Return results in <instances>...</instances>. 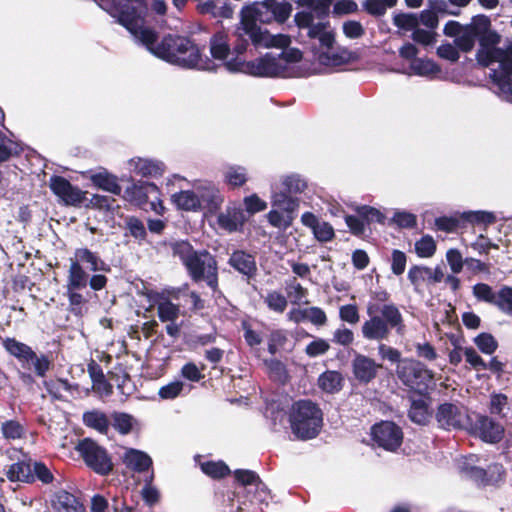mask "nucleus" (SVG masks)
I'll return each mask as SVG.
<instances>
[{"mask_svg":"<svg viewBox=\"0 0 512 512\" xmlns=\"http://www.w3.org/2000/svg\"><path fill=\"white\" fill-rule=\"evenodd\" d=\"M475 429L480 438L488 443L499 442L504 434L503 426L488 416H478Z\"/></svg>","mask_w":512,"mask_h":512,"instance_id":"21","label":"nucleus"},{"mask_svg":"<svg viewBox=\"0 0 512 512\" xmlns=\"http://www.w3.org/2000/svg\"><path fill=\"white\" fill-rule=\"evenodd\" d=\"M236 480L243 486V488H248V492H251L252 488L261 486V480L259 476L251 471V470H236L234 472Z\"/></svg>","mask_w":512,"mask_h":512,"instance_id":"48","label":"nucleus"},{"mask_svg":"<svg viewBox=\"0 0 512 512\" xmlns=\"http://www.w3.org/2000/svg\"><path fill=\"white\" fill-rule=\"evenodd\" d=\"M478 62L490 68L489 77L493 91L502 99L512 103V43L504 48L481 44L477 52Z\"/></svg>","mask_w":512,"mask_h":512,"instance_id":"6","label":"nucleus"},{"mask_svg":"<svg viewBox=\"0 0 512 512\" xmlns=\"http://www.w3.org/2000/svg\"><path fill=\"white\" fill-rule=\"evenodd\" d=\"M49 187L67 205H77L83 200L81 190L61 176L51 177Z\"/></svg>","mask_w":512,"mask_h":512,"instance_id":"16","label":"nucleus"},{"mask_svg":"<svg viewBox=\"0 0 512 512\" xmlns=\"http://www.w3.org/2000/svg\"><path fill=\"white\" fill-rule=\"evenodd\" d=\"M286 292L291 301L295 304H299L307 295V290L296 281L292 279L286 282Z\"/></svg>","mask_w":512,"mask_h":512,"instance_id":"57","label":"nucleus"},{"mask_svg":"<svg viewBox=\"0 0 512 512\" xmlns=\"http://www.w3.org/2000/svg\"><path fill=\"white\" fill-rule=\"evenodd\" d=\"M235 41V37L233 36ZM210 52L214 59L224 61V65L231 60H240L234 50L231 51L230 41L228 35L223 32H218L210 39Z\"/></svg>","mask_w":512,"mask_h":512,"instance_id":"18","label":"nucleus"},{"mask_svg":"<svg viewBox=\"0 0 512 512\" xmlns=\"http://www.w3.org/2000/svg\"><path fill=\"white\" fill-rule=\"evenodd\" d=\"M31 469L34 473L33 476L35 475L44 484H49L54 479L51 470L42 462H34Z\"/></svg>","mask_w":512,"mask_h":512,"instance_id":"63","label":"nucleus"},{"mask_svg":"<svg viewBox=\"0 0 512 512\" xmlns=\"http://www.w3.org/2000/svg\"><path fill=\"white\" fill-rule=\"evenodd\" d=\"M431 268L427 266L414 265L408 271V279L414 286L415 291H419V288L423 284H430Z\"/></svg>","mask_w":512,"mask_h":512,"instance_id":"40","label":"nucleus"},{"mask_svg":"<svg viewBox=\"0 0 512 512\" xmlns=\"http://www.w3.org/2000/svg\"><path fill=\"white\" fill-rule=\"evenodd\" d=\"M201 470L212 478H222L230 473L229 467L224 462H204L201 464Z\"/></svg>","mask_w":512,"mask_h":512,"instance_id":"50","label":"nucleus"},{"mask_svg":"<svg viewBox=\"0 0 512 512\" xmlns=\"http://www.w3.org/2000/svg\"><path fill=\"white\" fill-rule=\"evenodd\" d=\"M352 368L359 382L369 383L376 377L381 365L368 356L357 354L352 361Z\"/></svg>","mask_w":512,"mask_h":512,"instance_id":"19","label":"nucleus"},{"mask_svg":"<svg viewBox=\"0 0 512 512\" xmlns=\"http://www.w3.org/2000/svg\"><path fill=\"white\" fill-rule=\"evenodd\" d=\"M197 198L200 202V210H207L210 213L216 212L224 202V196L220 190L211 182L196 181L194 183Z\"/></svg>","mask_w":512,"mask_h":512,"instance_id":"14","label":"nucleus"},{"mask_svg":"<svg viewBox=\"0 0 512 512\" xmlns=\"http://www.w3.org/2000/svg\"><path fill=\"white\" fill-rule=\"evenodd\" d=\"M128 168L142 177H159L165 171V165L161 161L140 157L130 159Z\"/></svg>","mask_w":512,"mask_h":512,"instance_id":"20","label":"nucleus"},{"mask_svg":"<svg viewBox=\"0 0 512 512\" xmlns=\"http://www.w3.org/2000/svg\"><path fill=\"white\" fill-rule=\"evenodd\" d=\"M446 260L454 274H458L462 271L465 259H463L462 254L458 249H449L446 252Z\"/></svg>","mask_w":512,"mask_h":512,"instance_id":"59","label":"nucleus"},{"mask_svg":"<svg viewBox=\"0 0 512 512\" xmlns=\"http://www.w3.org/2000/svg\"><path fill=\"white\" fill-rule=\"evenodd\" d=\"M366 312L369 318L361 326L362 337L367 341L379 343L377 351L381 359L399 364L403 360L400 351L382 343L389 339L393 330L400 336L405 333L404 317L399 307L394 303L381 306L369 303Z\"/></svg>","mask_w":512,"mask_h":512,"instance_id":"3","label":"nucleus"},{"mask_svg":"<svg viewBox=\"0 0 512 512\" xmlns=\"http://www.w3.org/2000/svg\"><path fill=\"white\" fill-rule=\"evenodd\" d=\"M291 12L292 5L285 0H262L244 6L234 30V51L243 54L251 47L255 50L289 47L290 36L271 34L257 25V22L282 24L290 17Z\"/></svg>","mask_w":512,"mask_h":512,"instance_id":"2","label":"nucleus"},{"mask_svg":"<svg viewBox=\"0 0 512 512\" xmlns=\"http://www.w3.org/2000/svg\"><path fill=\"white\" fill-rule=\"evenodd\" d=\"M466 362L475 370H486L487 363L472 347H466L463 350Z\"/></svg>","mask_w":512,"mask_h":512,"instance_id":"60","label":"nucleus"},{"mask_svg":"<svg viewBox=\"0 0 512 512\" xmlns=\"http://www.w3.org/2000/svg\"><path fill=\"white\" fill-rule=\"evenodd\" d=\"M223 177L226 184L235 188L247 182V172L242 166L230 165L224 168Z\"/></svg>","mask_w":512,"mask_h":512,"instance_id":"37","label":"nucleus"},{"mask_svg":"<svg viewBox=\"0 0 512 512\" xmlns=\"http://www.w3.org/2000/svg\"><path fill=\"white\" fill-rule=\"evenodd\" d=\"M264 302L267 304L269 309L277 313H283L288 304L286 298L277 291H271L267 293L266 297L264 298Z\"/></svg>","mask_w":512,"mask_h":512,"instance_id":"55","label":"nucleus"},{"mask_svg":"<svg viewBox=\"0 0 512 512\" xmlns=\"http://www.w3.org/2000/svg\"><path fill=\"white\" fill-rule=\"evenodd\" d=\"M105 6L108 13L129 31L134 40L156 57L188 69H213L212 62L203 59L198 46L187 37L168 35L157 42L156 33L144 25L143 17L147 10L145 0H127L120 6L109 2Z\"/></svg>","mask_w":512,"mask_h":512,"instance_id":"1","label":"nucleus"},{"mask_svg":"<svg viewBox=\"0 0 512 512\" xmlns=\"http://www.w3.org/2000/svg\"><path fill=\"white\" fill-rule=\"evenodd\" d=\"M1 433L6 440H17L25 435V428L16 420H6L1 424Z\"/></svg>","mask_w":512,"mask_h":512,"instance_id":"45","label":"nucleus"},{"mask_svg":"<svg viewBox=\"0 0 512 512\" xmlns=\"http://www.w3.org/2000/svg\"><path fill=\"white\" fill-rule=\"evenodd\" d=\"M489 26V19L484 16H475L472 19L471 24L466 25L465 30L455 39L457 47L462 51H470L476 41V38L482 30L487 29Z\"/></svg>","mask_w":512,"mask_h":512,"instance_id":"17","label":"nucleus"},{"mask_svg":"<svg viewBox=\"0 0 512 512\" xmlns=\"http://www.w3.org/2000/svg\"><path fill=\"white\" fill-rule=\"evenodd\" d=\"M171 201L179 210L200 211V202L194 187L192 190H182L172 194Z\"/></svg>","mask_w":512,"mask_h":512,"instance_id":"26","label":"nucleus"},{"mask_svg":"<svg viewBox=\"0 0 512 512\" xmlns=\"http://www.w3.org/2000/svg\"><path fill=\"white\" fill-rule=\"evenodd\" d=\"M75 261L80 264H87V268L91 272H110V266L105 263L96 253L87 248H79L75 251Z\"/></svg>","mask_w":512,"mask_h":512,"instance_id":"25","label":"nucleus"},{"mask_svg":"<svg viewBox=\"0 0 512 512\" xmlns=\"http://www.w3.org/2000/svg\"><path fill=\"white\" fill-rule=\"evenodd\" d=\"M318 385L327 393H336L342 388L343 377L337 371L328 370L319 376Z\"/></svg>","mask_w":512,"mask_h":512,"instance_id":"33","label":"nucleus"},{"mask_svg":"<svg viewBox=\"0 0 512 512\" xmlns=\"http://www.w3.org/2000/svg\"><path fill=\"white\" fill-rule=\"evenodd\" d=\"M460 218L469 223L484 225L492 224L495 221L493 213L482 210L463 212Z\"/></svg>","mask_w":512,"mask_h":512,"instance_id":"49","label":"nucleus"},{"mask_svg":"<svg viewBox=\"0 0 512 512\" xmlns=\"http://www.w3.org/2000/svg\"><path fill=\"white\" fill-rule=\"evenodd\" d=\"M3 347L10 355L17 358L22 366L27 362V359L31 357L33 351L30 346L14 338H5L3 340Z\"/></svg>","mask_w":512,"mask_h":512,"instance_id":"32","label":"nucleus"},{"mask_svg":"<svg viewBox=\"0 0 512 512\" xmlns=\"http://www.w3.org/2000/svg\"><path fill=\"white\" fill-rule=\"evenodd\" d=\"M473 296L478 300L491 305L496 302L497 292L486 283H477L472 287Z\"/></svg>","mask_w":512,"mask_h":512,"instance_id":"46","label":"nucleus"},{"mask_svg":"<svg viewBox=\"0 0 512 512\" xmlns=\"http://www.w3.org/2000/svg\"><path fill=\"white\" fill-rule=\"evenodd\" d=\"M393 23L399 29L413 32L419 26V18L417 14L400 13L394 16Z\"/></svg>","mask_w":512,"mask_h":512,"instance_id":"47","label":"nucleus"},{"mask_svg":"<svg viewBox=\"0 0 512 512\" xmlns=\"http://www.w3.org/2000/svg\"><path fill=\"white\" fill-rule=\"evenodd\" d=\"M510 410L509 400L505 394L492 393L489 401V412L492 415H496L500 418L506 417Z\"/></svg>","mask_w":512,"mask_h":512,"instance_id":"41","label":"nucleus"},{"mask_svg":"<svg viewBox=\"0 0 512 512\" xmlns=\"http://www.w3.org/2000/svg\"><path fill=\"white\" fill-rule=\"evenodd\" d=\"M330 344L323 338H314L305 348V353L310 358L322 356L328 352Z\"/></svg>","mask_w":512,"mask_h":512,"instance_id":"56","label":"nucleus"},{"mask_svg":"<svg viewBox=\"0 0 512 512\" xmlns=\"http://www.w3.org/2000/svg\"><path fill=\"white\" fill-rule=\"evenodd\" d=\"M474 343L480 349L481 352L488 355L494 353L498 347L496 339L489 333L479 334L477 337L474 338Z\"/></svg>","mask_w":512,"mask_h":512,"instance_id":"53","label":"nucleus"},{"mask_svg":"<svg viewBox=\"0 0 512 512\" xmlns=\"http://www.w3.org/2000/svg\"><path fill=\"white\" fill-rule=\"evenodd\" d=\"M408 415L414 423L426 424L430 417L426 401L423 398L412 399Z\"/></svg>","mask_w":512,"mask_h":512,"instance_id":"38","label":"nucleus"},{"mask_svg":"<svg viewBox=\"0 0 512 512\" xmlns=\"http://www.w3.org/2000/svg\"><path fill=\"white\" fill-rule=\"evenodd\" d=\"M173 253L179 257L194 282H205L212 290L218 287V265L207 250H195L187 241L173 244Z\"/></svg>","mask_w":512,"mask_h":512,"instance_id":"7","label":"nucleus"},{"mask_svg":"<svg viewBox=\"0 0 512 512\" xmlns=\"http://www.w3.org/2000/svg\"><path fill=\"white\" fill-rule=\"evenodd\" d=\"M279 54L267 53L252 61L231 60L226 63L230 72H241L257 77H297L300 76L296 65L302 59L297 48H282Z\"/></svg>","mask_w":512,"mask_h":512,"instance_id":"4","label":"nucleus"},{"mask_svg":"<svg viewBox=\"0 0 512 512\" xmlns=\"http://www.w3.org/2000/svg\"><path fill=\"white\" fill-rule=\"evenodd\" d=\"M266 217H267L269 224L279 230L288 229L294 221V218L292 216L279 210L278 208H273V207L268 212Z\"/></svg>","mask_w":512,"mask_h":512,"instance_id":"42","label":"nucleus"},{"mask_svg":"<svg viewBox=\"0 0 512 512\" xmlns=\"http://www.w3.org/2000/svg\"><path fill=\"white\" fill-rule=\"evenodd\" d=\"M124 464L136 472H143L152 465L148 454L136 449H128L123 456Z\"/></svg>","mask_w":512,"mask_h":512,"instance_id":"27","label":"nucleus"},{"mask_svg":"<svg viewBox=\"0 0 512 512\" xmlns=\"http://www.w3.org/2000/svg\"><path fill=\"white\" fill-rule=\"evenodd\" d=\"M228 264L247 278H252L257 273L255 257L244 250H235L232 252Z\"/></svg>","mask_w":512,"mask_h":512,"instance_id":"22","label":"nucleus"},{"mask_svg":"<svg viewBox=\"0 0 512 512\" xmlns=\"http://www.w3.org/2000/svg\"><path fill=\"white\" fill-rule=\"evenodd\" d=\"M398 0H364L363 8L373 16H383L387 9L394 7Z\"/></svg>","mask_w":512,"mask_h":512,"instance_id":"44","label":"nucleus"},{"mask_svg":"<svg viewBox=\"0 0 512 512\" xmlns=\"http://www.w3.org/2000/svg\"><path fill=\"white\" fill-rule=\"evenodd\" d=\"M51 362L44 354L38 355L32 351L31 357L23 364V368L34 370L37 376L44 377L50 369Z\"/></svg>","mask_w":512,"mask_h":512,"instance_id":"39","label":"nucleus"},{"mask_svg":"<svg viewBox=\"0 0 512 512\" xmlns=\"http://www.w3.org/2000/svg\"><path fill=\"white\" fill-rule=\"evenodd\" d=\"M308 187V183L301 175L292 173L280 178V187L277 191L286 192L288 195H297L303 193Z\"/></svg>","mask_w":512,"mask_h":512,"instance_id":"28","label":"nucleus"},{"mask_svg":"<svg viewBox=\"0 0 512 512\" xmlns=\"http://www.w3.org/2000/svg\"><path fill=\"white\" fill-rule=\"evenodd\" d=\"M79 290L80 289L66 288L69 305L71 306L73 313L76 315L81 314L82 305L86 302L84 296L78 292Z\"/></svg>","mask_w":512,"mask_h":512,"instance_id":"61","label":"nucleus"},{"mask_svg":"<svg viewBox=\"0 0 512 512\" xmlns=\"http://www.w3.org/2000/svg\"><path fill=\"white\" fill-rule=\"evenodd\" d=\"M53 512H85L84 505L77 497L65 490L58 491L51 500Z\"/></svg>","mask_w":512,"mask_h":512,"instance_id":"24","label":"nucleus"},{"mask_svg":"<svg viewBox=\"0 0 512 512\" xmlns=\"http://www.w3.org/2000/svg\"><path fill=\"white\" fill-rule=\"evenodd\" d=\"M415 250L419 257L430 258L435 254L436 244L434 239L425 235L415 243Z\"/></svg>","mask_w":512,"mask_h":512,"instance_id":"52","label":"nucleus"},{"mask_svg":"<svg viewBox=\"0 0 512 512\" xmlns=\"http://www.w3.org/2000/svg\"><path fill=\"white\" fill-rule=\"evenodd\" d=\"M91 182L98 188L113 195H120L122 188L118 183V178L107 171H100L91 176Z\"/></svg>","mask_w":512,"mask_h":512,"instance_id":"30","label":"nucleus"},{"mask_svg":"<svg viewBox=\"0 0 512 512\" xmlns=\"http://www.w3.org/2000/svg\"><path fill=\"white\" fill-rule=\"evenodd\" d=\"M372 439L379 447L395 451L402 443L403 433L395 423L383 421L372 427Z\"/></svg>","mask_w":512,"mask_h":512,"instance_id":"12","label":"nucleus"},{"mask_svg":"<svg viewBox=\"0 0 512 512\" xmlns=\"http://www.w3.org/2000/svg\"><path fill=\"white\" fill-rule=\"evenodd\" d=\"M339 317L342 321L349 324H356L360 319L358 308L354 304L341 306L339 309Z\"/></svg>","mask_w":512,"mask_h":512,"instance_id":"62","label":"nucleus"},{"mask_svg":"<svg viewBox=\"0 0 512 512\" xmlns=\"http://www.w3.org/2000/svg\"><path fill=\"white\" fill-rule=\"evenodd\" d=\"M289 421L293 434L302 440L315 438L321 431V409L310 400L295 402L290 410Z\"/></svg>","mask_w":512,"mask_h":512,"instance_id":"8","label":"nucleus"},{"mask_svg":"<svg viewBox=\"0 0 512 512\" xmlns=\"http://www.w3.org/2000/svg\"><path fill=\"white\" fill-rule=\"evenodd\" d=\"M410 69L413 74L427 78H433L440 72L439 67L433 61L423 58L412 60Z\"/></svg>","mask_w":512,"mask_h":512,"instance_id":"36","label":"nucleus"},{"mask_svg":"<svg viewBox=\"0 0 512 512\" xmlns=\"http://www.w3.org/2000/svg\"><path fill=\"white\" fill-rule=\"evenodd\" d=\"M7 478L12 482H31L33 481V474L31 465L25 461H18L12 464L7 472Z\"/></svg>","mask_w":512,"mask_h":512,"instance_id":"34","label":"nucleus"},{"mask_svg":"<svg viewBox=\"0 0 512 512\" xmlns=\"http://www.w3.org/2000/svg\"><path fill=\"white\" fill-rule=\"evenodd\" d=\"M357 215L367 223L377 222L383 223L385 220L384 214L371 206L362 205L356 208Z\"/></svg>","mask_w":512,"mask_h":512,"instance_id":"54","label":"nucleus"},{"mask_svg":"<svg viewBox=\"0 0 512 512\" xmlns=\"http://www.w3.org/2000/svg\"><path fill=\"white\" fill-rule=\"evenodd\" d=\"M83 422L87 427L93 428L102 434L107 433L110 424L106 414L98 410L85 412Z\"/></svg>","mask_w":512,"mask_h":512,"instance_id":"35","label":"nucleus"},{"mask_svg":"<svg viewBox=\"0 0 512 512\" xmlns=\"http://www.w3.org/2000/svg\"><path fill=\"white\" fill-rule=\"evenodd\" d=\"M313 234L317 240L327 242L334 237V229L327 222H319L317 226L314 227Z\"/></svg>","mask_w":512,"mask_h":512,"instance_id":"64","label":"nucleus"},{"mask_svg":"<svg viewBox=\"0 0 512 512\" xmlns=\"http://www.w3.org/2000/svg\"><path fill=\"white\" fill-rule=\"evenodd\" d=\"M399 380L415 391H425L433 379V372L420 361L411 358L403 359L396 368Z\"/></svg>","mask_w":512,"mask_h":512,"instance_id":"9","label":"nucleus"},{"mask_svg":"<svg viewBox=\"0 0 512 512\" xmlns=\"http://www.w3.org/2000/svg\"><path fill=\"white\" fill-rule=\"evenodd\" d=\"M158 318L162 322H174L180 315V307L171 302L168 298L159 297L155 302Z\"/></svg>","mask_w":512,"mask_h":512,"instance_id":"31","label":"nucleus"},{"mask_svg":"<svg viewBox=\"0 0 512 512\" xmlns=\"http://www.w3.org/2000/svg\"><path fill=\"white\" fill-rule=\"evenodd\" d=\"M271 205L273 208H278L295 219L300 206V200L295 196L288 195L286 192L277 191V185H272Z\"/></svg>","mask_w":512,"mask_h":512,"instance_id":"23","label":"nucleus"},{"mask_svg":"<svg viewBox=\"0 0 512 512\" xmlns=\"http://www.w3.org/2000/svg\"><path fill=\"white\" fill-rule=\"evenodd\" d=\"M436 420L443 429H461L467 424L468 416L464 409L457 405L444 403L437 409Z\"/></svg>","mask_w":512,"mask_h":512,"instance_id":"13","label":"nucleus"},{"mask_svg":"<svg viewBox=\"0 0 512 512\" xmlns=\"http://www.w3.org/2000/svg\"><path fill=\"white\" fill-rule=\"evenodd\" d=\"M159 194V188L151 182L139 181L127 187L124 191L123 198L141 208L148 205L152 196Z\"/></svg>","mask_w":512,"mask_h":512,"instance_id":"15","label":"nucleus"},{"mask_svg":"<svg viewBox=\"0 0 512 512\" xmlns=\"http://www.w3.org/2000/svg\"><path fill=\"white\" fill-rule=\"evenodd\" d=\"M294 20L300 29L307 30L310 39L318 41V46L314 47V58L320 65L337 67L349 60L347 51H336L335 33L328 21L316 22L314 16L305 11L296 13Z\"/></svg>","mask_w":512,"mask_h":512,"instance_id":"5","label":"nucleus"},{"mask_svg":"<svg viewBox=\"0 0 512 512\" xmlns=\"http://www.w3.org/2000/svg\"><path fill=\"white\" fill-rule=\"evenodd\" d=\"M502 313L512 315V287L504 285L497 291L494 304Z\"/></svg>","mask_w":512,"mask_h":512,"instance_id":"43","label":"nucleus"},{"mask_svg":"<svg viewBox=\"0 0 512 512\" xmlns=\"http://www.w3.org/2000/svg\"><path fill=\"white\" fill-rule=\"evenodd\" d=\"M87 284L88 274L86 273L82 265L78 261L70 259L66 288L84 289L86 288Z\"/></svg>","mask_w":512,"mask_h":512,"instance_id":"29","label":"nucleus"},{"mask_svg":"<svg viewBox=\"0 0 512 512\" xmlns=\"http://www.w3.org/2000/svg\"><path fill=\"white\" fill-rule=\"evenodd\" d=\"M134 418L126 413H115L113 415V426L121 434H128L133 427Z\"/></svg>","mask_w":512,"mask_h":512,"instance_id":"58","label":"nucleus"},{"mask_svg":"<svg viewBox=\"0 0 512 512\" xmlns=\"http://www.w3.org/2000/svg\"><path fill=\"white\" fill-rule=\"evenodd\" d=\"M245 214L249 217L253 214L264 211L267 208V203L262 200L257 194H251L243 199Z\"/></svg>","mask_w":512,"mask_h":512,"instance_id":"51","label":"nucleus"},{"mask_svg":"<svg viewBox=\"0 0 512 512\" xmlns=\"http://www.w3.org/2000/svg\"><path fill=\"white\" fill-rule=\"evenodd\" d=\"M77 451L82 456L86 465L100 475H107L113 468V463L107 451L91 439L82 440Z\"/></svg>","mask_w":512,"mask_h":512,"instance_id":"10","label":"nucleus"},{"mask_svg":"<svg viewBox=\"0 0 512 512\" xmlns=\"http://www.w3.org/2000/svg\"><path fill=\"white\" fill-rule=\"evenodd\" d=\"M247 221L248 216L239 201H229L216 219L219 229L229 234L242 232Z\"/></svg>","mask_w":512,"mask_h":512,"instance_id":"11","label":"nucleus"}]
</instances>
